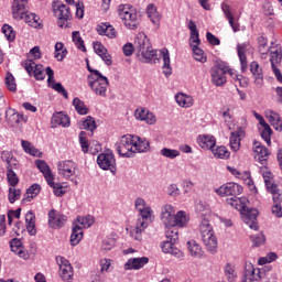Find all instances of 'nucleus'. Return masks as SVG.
<instances>
[{
    "label": "nucleus",
    "mask_w": 282,
    "mask_h": 282,
    "mask_svg": "<svg viewBox=\"0 0 282 282\" xmlns=\"http://www.w3.org/2000/svg\"><path fill=\"white\" fill-rule=\"evenodd\" d=\"M134 206L139 213H153L151 209V205L147 204L144 198H137L134 202Z\"/></svg>",
    "instance_id": "45"
},
{
    "label": "nucleus",
    "mask_w": 282,
    "mask_h": 282,
    "mask_svg": "<svg viewBox=\"0 0 282 282\" xmlns=\"http://www.w3.org/2000/svg\"><path fill=\"white\" fill-rule=\"evenodd\" d=\"M282 58L281 50L276 48L275 51H271V65H275V63H280Z\"/></svg>",
    "instance_id": "64"
},
{
    "label": "nucleus",
    "mask_w": 282,
    "mask_h": 282,
    "mask_svg": "<svg viewBox=\"0 0 282 282\" xmlns=\"http://www.w3.org/2000/svg\"><path fill=\"white\" fill-rule=\"evenodd\" d=\"M24 69L28 72L29 76H34L35 80H45V68L41 64H36L32 59H26L22 63Z\"/></svg>",
    "instance_id": "14"
},
{
    "label": "nucleus",
    "mask_w": 282,
    "mask_h": 282,
    "mask_svg": "<svg viewBox=\"0 0 282 282\" xmlns=\"http://www.w3.org/2000/svg\"><path fill=\"white\" fill-rule=\"evenodd\" d=\"M11 251L21 257V259H28V252L23 251V242L21 239L14 238L10 241Z\"/></svg>",
    "instance_id": "29"
},
{
    "label": "nucleus",
    "mask_w": 282,
    "mask_h": 282,
    "mask_svg": "<svg viewBox=\"0 0 282 282\" xmlns=\"http://www.w3.org/2000/svg\"><path fill=\"white\" fill-rule=\"evenodd\" d=\"M187 248L192 257H196V259H202V247H199V245L195 240L187 241Z\"/></svg>",
    "instance_id": "42"
},
{
    "label": "nucleus",
    "mask_w": 282,
    "mask_h": 282,
    "mask_svg": "<svg viewBox=\"0 0 282 282\" xmlns=\"http://www.w3.org/2000/svg\"><path fill=\"white\" fill-rule=\"evenodd\" d=\"M6 115L9 122H11L12 127H14L15 124H19L21 120H24V121L26 120L25 117H23V115H20L19 112H17L15 109H12V108H9Z\"/></svg>",
    "instance_id": "39"
},
{
    "label": "nucleus",
    "mask_w": 282,
    "mask_h": 282,
    "mask_svg": "<svg viewBox=\"0 0 282 282\" xmlns=\"http://www.w3.org/2000/svg\"><path fill=\"white\" fill-rule=\"evenodd\" d=\"M133 141H134V152L138 151V153H147V151H149L151 147V143L145 138L133 135Z\"/></svg>",
    "instance_id": "28"
},
{
    "label": "nucleus",
    "mask_w": 282,
    "mask_h": 282,
    "mask_svg": "<svg viewBox=\"0 0 282 282\" xmlns=\"http://www.w3.org/2000/svg\"><path fill=\"white\" fill-rule=\"evenodd\" d=\"M67 224V216L61 213H48V226L53 230H59Z\"/></svg>",
    "instance_id": "17"
},
{
    "label": "nucleus",
    "mask_w": 282,
    "mask_h": 282,
    "mask_svg": "<svg viewBox=\"0 0 282 282\" xmlns=\"http://www.w3.org/2000/svg\"><path fill=\"white\" fill-rule=\"evenodd\" d=\"M241 219L251 228V230H259V223H257V217L259 214L254 213H241Z\"/></svg>",
    "instance_id": "27"
},
{
    "label": "nucleus",
    "mask_w": 282,
    "mask_h": 282,
    "mask_svg": "<svg viewBox=\"0 0 282 282\" xmlns=\"http://www.w3.org/2000/svg\"><path fill=\"white\" fill-rule=\"evenodd\" d=\"M147 14L150 21H152L153 25H156V28H160V21L162 19V15H160V12H158V8L155 7V4L153 3L148 4Z\"/></svg>",
    "instance_id": "30"
},
{
    "label": "nucleus",
    "mask_w": 282,
    "mask_h": 282,
    "mask_svg": "<svg viewBox=\"0 0 282 282\" xmlns=\"http://www.w3.org/2000/svg\"><path fill=\"white\" fill-rule=\"evenodd\" d=\"M52 124H54V127H69V116L63 112H57L52 117Z\"/></svg>",
    "instance_id": "33"
},
{
    "label": "nucleus",
    "mask_w": 282,
    "mask_h": 282,
    "mask_svg": "<svg viewBox=\"0 0 282 282\" xmlns=\"http://www.w3.org/2000/svg\"><path fill=\"white\" fill-rule=\"evenodd\" d=\"M237 52L241 65V70L246 72L248 69V59L246 57V44H238Z\"/></svg>",
    "instance_id": "41"
},
{
    "label": "nucleus",
    "mask_w": 282,
    "mask_h": 282,
    "mask_svg": "<svg viewBox=\"0 0 282 282\" xmlns=\"http://www.w3.org/2000/svg\"><path fill=\"white\" fill-rule=\"evenodd\" d=\"M199 232L208 252L215 254L217 252V237L213 231V226H210V214L200 215Z\"/></svg>",
    "instance_id": "4"
},
{
    "label": "nucleus",
    "mask_w": 282,
    "mask_h": 282,
    "mask_svg": "<svg viewBox=\"0 0 282 282\" xmlns=\"http://www.w3.org/2000/svg\"><path fill=\"white\" fill-rule=\"evenodd\" d=\"M210 74L213 85L216 87H224V85H226V74L239 82L240 87H246V85H248L246 79L241 82V75H237L232 68H228V66L223 63L214 65L210 69Z\"/></svg>",
    "instance_id": "5"
},
{
    "label": "nucleus",
    "mask_w": 282,
    "mask_h": 282,
    "mask_svg": "<svg viewBox=\"0 0 282 282\" xmlns=\"http://www.w3.org/2000/svg\"><path fill=\"white\" fill-rule=\"evenodd\" d=\"M149 263L148 257L131 258L124 264V270H140Z\"/></svg>",
    "instance_id": "22"
},
{
    "label": "nucleus",
    "mask_w": 282,
    "mask_h": 282,
    "mask_svg": "<svg viewBox=\"0 0 282 282\" xmlns=\"http://www.w3.org/2000/svg\"><path fill=\"white\" fill-rule=\"evenodd\" d=\"M83 128L86 131H91V133H94V130L97 129L96 119L91 116L86 117V120L83 122Z\"/></svg>",
    "instance_id": "59"
},
{
    "label": "nucleus",
    "mask_w": 282,
    "mask_h": 282,
    "mask_svg": "<svg viewBox=\"0 0 282 282\" xmlns=\"http://www.w3.org/2000/svg\"><path fill=\"white\" fill-rule=\"evenodd\" d=\"M250 72L254 78V85L261 89L263 87V69L259 66V63L252 62L250 65Z\"/></svg>",
    "instance_id": "21"
},
{
    "label": "nucleus",
    "mask_w": 282,
    "mask_h": 282,
    "mask_svg": "<svg viewBox=\"0 0 282 282\" xmlns=\"http://www.w3.org/2000/svg\"><path fill=\"white\" fill-rule=\"evenodd\" d=\"M35 166L41 171L46 182H52V180H54V174H52V170L50 169V165H47V162L35 160Z\"/></svg>",
    "instance_id": "26"
},
{
    "label": "nucleus",
    "mask_w": 282,
    "mask_h": 282,
    "mask_svg": "<svg viewBox=\"0 0 282 282\" xmlns=\"http://www.w3.org/2000/svg\"><path fill=\"white\" fill-rule=\"evenodd\" d=\"M95 221L96 218L89 214L85 217L77 216L72 227L70 246H78L83 240V228H91Z\"/></svg>",
    "instance_id": "7"
},
{
    "label": "nucleus",
    "mask_w": 282,
    "mask_h": 282,
    "mask_svg": "<svg viewBox=\"0 0 282 282\" xmlns=\"http://www.w3.org/2000/svg\"><path fill=\"white\" fill-rule=\"evenodd\" d=\"M250 239L252 241L253 248H260V246H263V243H265V235H263V232L261 231L251 236Z\"/></svg>",
    "instance_id": "53"
},
{
    "label": "nucleus",
    "mask_w": 282,
    "mask_h": 282,
    "mask_svg": "<svg viewBox=\"0 0 282 282\" xmlns=\"http://www.w3.org/2000/svg\"><path fill=\"white\" fill-rule=\"evenodd\" d=\"M253 151L254 153L258 154V156H256L259 162H261V164H263L264 162L268 161V155H270V152H268V148H265L264 145L261 144V142L259 141H254L253 142Z\"/></svg>",
    "instance_id": "25"
},
{
    "label": "nucleus",
    "mask_w": 282,
    "mask_h": 282,
    "mask_svg": "<svg viewBox=\"0 0 282 282\" xmlns=\"http://www.w3.org/2000/svg\"><path fill=\"white\" fill-rule=\"evenodd\" d=\"M188 30L191 32V36H189L191 47H193V45L199 46V43H202V41L199 40V31H197V24H195L193 20H191L188 23Z\"/></svg>",
    "instance_id": "31"
},
{
    "label": "nucleus",
    "mask_w": 282,
    "mask_h": 282,
    "mask_svg": "<svg viewBox=\"0 0 282 282\" xmlns=\"http://www.w3.org/2000/svg\"><path fill=\"white\" fill-rule=\"evenodd\" d=\"M2 32L4 36L8 39V41H14L17 34L14 33V30H12V26L4 24L2 26Z\"/></svg>",
    "instance_id": "62"
},
{
    "label": "nucleus",
    "mask_w": 282,
    "mask_h": 282,
    "mask_svg": "<svg viewBox=\"0 0 282 282\" xmlns=\"http://www.w3.org/2000/svg\"><path fill=\"white\" fill-rule=\"evenodd\" d=\"M262 176H263L265 188H267L268 193H271V195L273 196V205L271 207V213H281V210H282L281 189H279V186L276 185V183H274V180L272 178V173L262 172Z\"/></svg>",
    "instance_id": "8"
},
{
    "label": "nucleus",
    "mask_w": 282,
    "mask_h": 282,
    "mask_svg": "<svg viewBox=\"0 0 282 282\" xmlns=\"http://www.w3.org/2000/svg\"><path fill=\"white\" fill-rule=\"evenodd\" d=\"M258 45L262 58H265V55L268 54V52H270V50L268 48V40H265V37L263 36L258 37Z\"/></svg>",
    "instance_id": "57"
},
{
    "label": "nucleus",
    "mask_w": 282,
    "mask_h": 282,
    "mask_svg": "<svg viewBox=\"0 0 282 282\" xmlns=\"http://www.w3.org/2000/svg\"><path fill=\"white\" fill-rule=\"evenodd\" d=\"M160 154L163 158H167L169 160H175V158H180L178 150H173V149H169V148L161 149Z\"/></svg>",
    "instance_id": "54"
},
{
    "label": "nucleus",
    "mask_w": 282,
    "mask_h": 282,
    "mask_svg": "<svg viewBox=\"0 0 282 282\" xmlns=\"http://www.w3.org/2000/svg\"><path fill=\"white\" fill-rule=\"evenodd\" d=\"M265 117L270 124L275 129V131H282V120L279 113L269 111L267 112Z\"/></svg>",
    "instance_id": "35"
},
{
    "label": "nucleus",
    "mask_w": 282,
    "mask_h": 282,
    "mask_svg": "<svg viewBox=\"0 0 282 282\" xmlns=\"http://www.w3.org/2000/svg\"><path fill=\"white\" fill-rule=\"evenodd\" d=\"M97 164L102 169V171H111L116 173V158L113 156V152L108 151L100 153L97 158Z\"/></svg>",
    "instance_id": "13"
},
{
    "label": "nucleus",
    "mask_w": 282,
    "mask_h": 282,
    "mask_svg": "<svg viewBox=\"0 0 282 282\" xmlns=\"http://www.w3.org/2000/svg\"><path fill=\"white\" fill-rule=\"evenodd\" d=\"M21 197V189H17L14 187L9 188V202L10 204H14L15 199Z\"/></svg>",
    "instance_id": "63"
},
{
    "label": "nucleus",
    "mask_w": 282,
    "mask_h": 282,
    "mask_svg": "<svg viewBox=\"0 0 282 282\" xmlns=\"http://www.w3.org/2000/svg\"><path fill=\"white\" fill-rule=\"evenodd\" d=\"M72 39L76 47L79 48L80 52H87V48L85 47V41H83V37L80 36V32L74 31L72 33Z\"/></svg>",
    "instance_id": "49"
},
{
    "label": "nucleus",
    "mask_w": 282,
    "mask_h": 282,
    "mask_svg": "<svg viewBox=\"0 0 282 282\" xmlns=\"http://www.w3.org/2000/svg\"><path fill=\"white\" fill-rule=\"evenodd\" d=\"M41 193V185L39 184H33L31 185L28 189L26 193L24 194V197L22 199V204H26V202H32L36 195Z\"/></svg>",
    "instance_id": "36"
},
{
    "label": "nucleus",
    "mask_w": 282,
    "mask_h": 282,
    "mask_svg": "<svg viewBox=\"0 0 282 282\" xmlns=\"http://www.w3.org/2000/svg\"><path fill=\"white\" fill-rule=\"evenodd\" d=\"M221 10L229 21V25L232 28L234 32H239V24L235 22V17H232V12L230 11V6L223 3Z\"/></svg>",
    "instance_id": "38"
},
{
    "label": "nucleus",
    "mask_w": 282,
    "mask_h": 282,
    "mask_svg": "<svg viewBox=\"0 0 282 282\" xmlns=\"http://www.w3.org/2000/svg\"><path fill=\"white\" fill-rule=\"evenodd\" d=\"M1 160L2 162H7V169H17L19 164V161H17V158L10 151H3L1 153Z\"/></svg>",
    "instance_id": "40"
},
{
    "label": "nucleus",
    "mask_w": 282,
    "mask_h": 282,
    "mask_svg": "<svg viewBox=\"0 0 282 282\" xmlns=\"http://www.w3.org/2000/svg\"><path fill=\"white\" fill-rule=\"evenodd\" d=\"M225 274L229 282H235V279H237V272H235V268L230 263L226 264Z\"/></svg>",
    "instance_id": "61"
},
{
    "label": "nucleus",
    "mask_w": 282,
    "mask_h": 282,
    "mask_svg": "<svg viewBox=\"0 0 282 282\" xmlns=\"http://www.w3.org/2000/svg\"><path fill=\"white\" fill-rule=\"evenodd\" d=\"M212 153L215 158H219L220 160H228V158H230V152L224 145L217 147L216 149L214 148Z\"/></svg>",
    "instance_id": "46"
},
{
    "label": "nucleus",
    "mask_w": 282,
    "mask_h": 282,
    "mask_svg": "<svg viewBox=\"0 0 282 282\" xmlns=\"http://www.w3.org/2000/svg\"><path fill=\"white\" fill-rule=\"evenodd\" d=\"M4 85L9 91H17V80L14 79V75H12V73H7Z\"/></svg>",
    "instance_id": "50"
},
{
    "label": "nucleus",
    "mask_w": 282,
    "mask_h": 282,
    "mask_svg": "<svg viewBox=\"0 0 282 282\" xmlns=\"http://www.w3.org/2000/svg\"><path fill=\"white\" fill-rule=\"evenodd\" d=\"M46 72V76L48 77L47 78V83H48V86L52 87V89H54L55 91H57V94H62L64 96V98H69V95L68 93L66 91L65 87H63V84L61 83H54V70L52 69V67H46L45 69Z\"/></svg>",
    "instance_id": "19"
},
{
    "label": "nucleus",
    "mask_w": 282,
    "mask_h": 282,
    "mask_svg": "<svg viewBox=\"0 0 282 282\" xmlns=\"http://www.w3.org/2000/svg\"><path fill=\"white\" fill-rule=\"evenodd\" d=\"M96 30L100 36H107L108 39H116L118 36V31L109 23L98 24Z\"/></svg>",
    "instance_id": "23"
},
{
    "label": "nucleus",
    "mask_w": 282,
    "mask_h": 282,
    "mask_svg": "<svg viewBox=\"0 0 282 282\" xmlns=\"http://www.w3.org/2000/svg\"><path fill=\"white\" fill-rule=\"evenodd\" d=\"M153 219L155 218L152 213L139 214L137 227L134 231L131 232L135 241H142V231L149 226V224H152Z\"/></svg>",
    "instance_id": "12"
},
{
    "label": "nucleus",
    "mask_w": 282,
    "mask_h": 282,
    "mask_svg": "<svg viewBox=\"0 0 282 282\" xmlns=\"http://www.w3.org/2000/svg\"><path fill=\"white\" fill-rule=\"evenodd\" d=\"M134 144L133 135L124 134L116 144V151L121 158H133L135 155Z\"/></svg>",
    "instance_id": "11"
},
{
    "label": "nucleus",
    "mask_w": 282,
    "mask_h": 282,
    "mask_svg": "<svg viewBox=\"0 0 282 282\" xmlns=\"http://www.w3.org/2000/svg\"><path fill=\"white\" fill-rule=\"evenodd\" d=\"M118 14L129 30H138L140 25V18H138V11L131 4H120L118 7Z\"/></svg>",
    "instance_id": "9"
},
{
    "label": "nucleus",
    "mask_w": 282,
    "mask_h": 282,
    "mask_svg": "<svg viewBox=\"0 0 282 282\" xmlns=\"http://www.w3.org/2000/svg\"><path fill=\"white\" fill-rule=\"evenodd\" d=\"M58 175L64 180H70L73 175H76V163L74 161H59L57 164Z\"/></svg>",
    "instance_id": "15"
},
{
    "label": "nucleus",
    "mask_w": 282,
    "mask_h": 282,
    "mask_svg": "<svg viewBox=\"0 0 282 282\" xmlns=\"http://www.w3.org/2000/svg\"><path fill=\"white\" fill-rule=\"evenodd\" d=\"M191 221V216L186 213H164L163 224L167 228L165 230V237L167 241H175L180 239V230L177 228H184Z\"/></svg>",
    "instance_id": "2"
},
{
    "label": "nucleus",
    "mask_w": 282,
    "mask_h": 282,
    "mask_svg": "<svg viewBox=\"0 0 282 282\" xmlns=\"http://www.w3.org/2000/svg\"><path fill=\"white\" fill-rule=\"evenodd\" d=\"M88 85L97 96H101V98L107 96L109 79L100 72H95V75H88Z\"/></svg>",
    "instance_id": "10"
},
{
    "label": "nucleus",
    "mask_w": 282,
    "mask_h": 282,
    "mask_svg": "<svg viewBox=\"0 0 282 282\" xmlns=\"http://www.w3.org/2000/svg\"><path fill=\"white\" fill-rule=\"evenodd\" d=\"M134 47L143 63H150V61H153L158 56V51L153 50L151 41L144 33L138 34L134 40Z\"/></svg>",
    "instance_id": "6"
},
{
    "label": "nucleus",
    "mask_w": 282,
    "mask_h": 282,
    "mask_svg": "<svg viewBox=\"0 0 282 282\" xmlns=\"http://www.w3.org/2000/svg\"><path fill=\"white\" fill-rule=\"evenodd\" d=\"M192 51L195 61H198V63H206V56L204 55V51L199 48V46L192 45Z\"/></svg>",
    "instance_id": "58"
},
{
    "label": "nucleus",
    "mask_w": 282,
    "mask_h": 282,
    "mask_svg": "<svg viewBox=\"0 0 282 282\" xmlns=\"http://www.w3.org/2000/svg\"><path fill=\"white\" fill-rule=\"evenodd\" d=\"M175 241L173 240H166L164 241V243L162 245V250L163 252H165V254H173L174 257H182V251H180V249L175 248Z\"/></svg>",
    "instance_id": "34"
},
{
    "label": "nucleus",
    "mask_w": 282,
    "mask_h": 282,
    "mask_svg": "<svg viewBox=\"0 0 282 282\" xmlns=\"http://www.w3.org/2000/svg\"><path fill=\"white\" fill-rule=\"evenodd\" d=\"M79 144L83 153H89V143L87 142V132L82 131L79 133Z\"/></svg>",
    "instance_id": "60"
},
{
    "label": "nucleus",
    "mask_w": 282,
    "mask_h": 282,
    "mask_svg": "<svg viewBox=\"0 0 282 282\" xmlns=\"http://www.w3.org/2000/svg\"><path fill=\"white\" fill-rule=\"evenodd\" d=\"M263 130L261 131V138L267 142L268 147L272 145V128H270V124L267 123V126H262Z\"/></svg>",
    "instance_id": "52"
},
{
    "label": "nucleus",
    "mask_w": 282,
    "mask_h": 282,
    "mask_svg": "<svg viewBox=\"0 0 282 282\" xmlns=\"http://www.w3.org/2000/svg\"><path fill=\"white\" fill-rule=\"evenodd\" d=\"M48 186L53 188V193L56 197H63L67 192L65 191V186L61 183H54V180H51V182H47Z\"/></svg>",
    "instance_id": "48"
},
{
    "label": "nucleus",
    "mask_w": 282,
    "mask_h": 282,
    "mask_svg": "<svg viewBox=\"0 0 282 282\" xmlns=\"http://www.w3.org/2000/svg\"><path fill=\"white\" fill-rule=\"evenodd\" d=\"M13 19L18 21H25L31 28H43L41 18L36 13L28 12V0H13L12 3Z\"/></svg>",
    "instance_id": "3"
},
{
    "label": "nucleus",
    "mask_w": 282,
    "mask_h": 282,
    "mask_svg": "<svg viewBox=\"0 0 282 282\" xmlns=\"http://www.w3.org/2000/svg\"><path fill=\"white\" fill-rule=\"evenodd\" d=\"M197 142L202 149H206L207 151H213L215 144H217V140L210 134L199 135Z\"/></svg>",
    "instance_id": "24"
},
{
    "label": "nucleus",
    "mask_w": 282,
    "mask_h": 282,
    "mask_svg": "<svg viewBox=\"0 0 282 282\" xmlns=\"http://www.w3.org/2000/svg\"><path fill=\"white\" fill-rule=\"evenodd\" d=\"M243 281L252 282V281H261V275L259 273V269H253L252 271H249L248 273H243Z\"/></svg>",
    "instance_id": "56"
},
{
    "label": "nucleus",
    "mask_w": 282,
    "mask_h": 282,
    "mask_svg": "<svg viewBox=\"0 0 282 282\" xmlns=\"http://www.w3.org/2000/svg\"><path fill=\"white\" fill-rule=\"evenodd\" d=\"M73 106L79 116H87L89 113V108H87L85 101L80 100L78 97L73 99Z\"/></svg>",
    "instance_id": "43"
},
{
    "label": "nucleus",
    "mask_w": 282,
    "mask_h": 282,
    "mask_svg": "<svg viewBox=\"0 0 282 282\" xmlns=\"http://www.w3.org/2000/svg\"><path fill=\"white\" fill-rule=\"evenodd\" d=\"M279 256L276 252H269L265 257H262L258 260V265H265V263H272V261H276Z\"/></svg>",
    "instance_id": "55"
},
{
    "label": "nucleus",
    "mask_w": 282,
    "mask_h": 282,
    "mask_svg": "<svg viewBox=\"0 0 282 282\" xmlns=\"http://www.w3.org/2000/svg\"><path fill=\"white\" fill-rule=\"evenodd\" d=\"M243 138V128H238L236 131L231 132L229 138V144L231 151L237 153L241 149V139Z\"/></svg>",
    "instance_id": "20"
},
{
    "label": "nucleus",
    "mask_w": 282,
    "mask_h": 282,
    "mask_svg": "<svg viewBox=\"0 0 282 282\" xmlns=\"http://www.w3.org/2000/svg\"><path fill=\"white\" fill-rule=\"evenodd\" d=\"M22 148L24 149L25 153H29V155H33L34 158H40L41 155V151L34 148V145L29 141L22 140Z\"/></svg>",
    "instance_id": "47"
},
{
    "label": "nucleus",
    "mask_w": 282,
    "mask_h": 282,
    "mask_svg": "<svg viewBox=\"0 0 282 282\" xmlns=\"http://www.w3.org/2000/svg\"><path fill=\"white\" fill-rule=\"evenodd\" d=\"M54 12L58 19V28H69V18L72 17V14L69 13V7H67L66 4H59L57 9L54 10Z\"/></svg>",
    "instance_id": "16"
},
{
    "label": "nucleus",
    "mask_w": 282,
    "mask_h": 282,
    "mask_svg": "<svg viewBox=\"0 0 282 282\" xmlns=\"http://www.w3.org/2000/svg\"><path fill=\"white\" fill-rule=\"evenodd\" d=\"M160 54L163 59V74L169 77L173 74V68L171 67V55L169 54V50L164 48L160 51Z\"/></svg>",
    "instance_id": "32"
},
{
    "label": "nucleus",
    "mask_w": 282,
    "mask_h": 282,
    "mask_svg": "<svg viewBox=\"0 0 282 282\" xmlns=\"http://www.w3.org/2000/svg\"><path fill=\"white\" fill-rule=\"evenodd\" d=\"M59 276L63 281L66 282L74 281V270L72 268V264L64 258H61Z\"/></svg>",
    "instance_id": "18"
},
{
    "label": "nucleus",
    "mask_w": 282,
    "mask_h": 282,
    "mask_svg": "<svg viewBox=\"0 0 282 282\" xmlns=\"http://www.w3.org/2000/svg\"><path fill=\"white\" fill-rule=\"evenodd\" d=\"M241 191H243L239 184L237 183H227L219 188L216 189L217 195L220 197H230L227 198L226 202L229 206H232L239 213H251L252 210L246 209L248 208V198L246 197H237V195H241Z\"/></svg>",
    "instance_id": "1"
},
{
    "label": "nucleus",
    "mask_w": 282,
    "mask_h": 282,
    "mask_svg": "<svg viewBox=\"0 0 282 282\" xmlns=\"http://www.w3.org/2000/svg\"><path fill=\"white\" fill-rule=\"evenodd\" d=\"M25 221L29 235L34 237V235H36V216L34 215V213H26Z\"/></svg>",
    "instance_id": "37"
},
{
    "label": "nucleus",
    "mask_w": 282,
    "mask_h": 282,
    "mask_svg": "<svg viewBox=\"0 0 282 282\" xmlns=\"http://www.w3.org/2000/svg\"><path fill=\"white\" fill-rule=\"evenodd\" d=\"M175 100L180 107H185L186 109H188V107H193V97L191 96L177 94L175 96Z\"/></svg>",
    "instance_id": "44"
},
{
    "label": "nucleus",
    "mask_w": 282,
    "mask_h": 282,
    "mask_svg": "<svg viewBox=\"0 0 282 282\" xmlns=\"http://www.w3.org/2000/svg\"><path fill=\"white\" fill-rule=\"evenodd\" d=\"M7 180L10 186H17L19 184V176L14 172V167H7Z\"/></svg>",
    "instance_id": "51"
}]
</instances>
